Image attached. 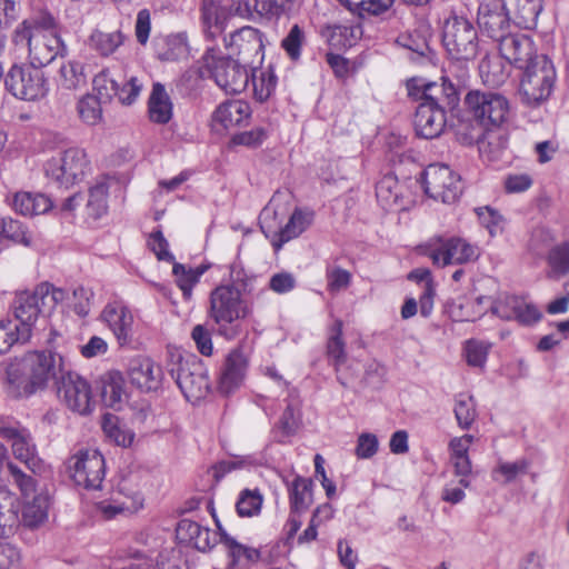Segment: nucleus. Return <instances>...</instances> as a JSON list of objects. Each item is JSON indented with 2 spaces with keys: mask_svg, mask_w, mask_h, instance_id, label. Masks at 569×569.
I'll use <instances>...</instances> for the list:
<instances>
[{
  "mask_svg": "<svg viewBox=\"0 0 569 569\" xmlns=\"http://www.w3.org/2000/svg\"><path fill=\"white\" fill-rule=\"evenodd\" d=\"M102 429L107 437L118 446L129 447L133 442L134 435L130 430L122 429L116 422V417L106 415L102 421Z\"/></svg>",
  "mask_w": 569,
  "mask_h": 569,
  "instance_id": "3c124183",
  "label": "nucleus"
},
{
  "mask_svg": "<svg viewBox=\"0 0 569 569\" xmlns=\"http://www.w3.org/2000/svg\"><path fill=\"white\" fill-rule=\"evenodd\" d=\"M398 182L391 176L383 177L376 186V196L383 206H391L398 202Z\"/></svg>",
  "mask_w": 569,
  "mask_h": 569,
  "instance_id": "4d7b16f0",
  "label": "nucleus"
},
{
  "mask_svg": "<svg viewBox=\"0 0 569 569\" xmlns=\"http://www.w3.org/2000/svg\"><path fill=\"white\" fill-rule=\"evenodd\" d=\"M548 263L552 272L563 276L569 272V243H562L552 248L548 254Z\"/></svg>",
  "mask_w": 569,
  "mask_h": 569,
  "instance_id": "5fc2aeb1",
  "label": "nucleus"
},
{
  "mask_svg": "<svg viewBox=\"0 0 569 569\" xmlns=\"http://www.w3.org/2000/svg\"><path fill=\"white\" fill-rule=\"evenodd\" d=\"M0 569H22V556L12 545H0Z\"/></svg>",
  "mask_w": 569,
  "mask_h": 569,
  "instance_id": "774afa93",
  "label": "nucleus"
},
{
  "mask_svg": "<svg viewBox=\"0 0 569 569\" xmlns=\"http://www.w3.org/2000/svg\"><path fill=\"white\" fill-rule=\"evenodd\" d=\"M299 427V409L292 403H288L279 421L272 429L274 440L283 443L287 438L293 436Z\"/></svg>",
  "mask_w": 569,
  "mask_h": 569,
  "instance_id": "37998d69",
  "label": "nucleus"
},
{
  "mask_svg": "<svg viewBox=\"0 0 569 569\" xmlns=\"http://www.w3.org/2000/svg\"><path fill=\"white\" fill-rule=\"evenodd\" d=\"M310 479L297 477L289 489L291 513H300L309 508L312 502Z\"/></svg>",
  "mask_w": 569,
  "mask_h": 569,
  "instance_id": "a19ab883",
  "label": "nucleus"
},
{
  "mask_svg": "<svg viewBox=\"0 0 569 569\" xmlns=\"http://www.w3.org/2000/svg\"><path fill=\"white\" fill-rule=\"evenodd\" d=\"M138 79L131 78L129 81L120 83L111 77L109 70H102L94 76L92 83L97 97L104 103L113 99L122 104H131L139 96L140 88L137 84Z\"/></svg>",
  "mask_w": 569,
  "mask_h": 569,
  "instance_id": "a211bd4d",
  "label": "nucleus"
},
{
  "mask_svg": "<svg viewBox=\"0 0 569 569\" xmlns=\"http://www.w3.org/2000/svg\"><path fill=\"white\" fill-rule=\"evenodd\" d=\"M306 42L305 31L299 24H293L288 34L281 41V48L286 51L292 61H297L301 56V48Z\"/></svg>",
  "mask_w": 569,
  "mask_h": 569,
  "instance_id": "8fccbe9b",
  "label": "nucleus"
},
{
  "mask_svg": "<svg viewBox=\"0 0 569 569\" xmlns=\"http://www.w3.org/2000/svg\"><path fill=\"white\" fill-rule=\"evenodd\" d=\"M111 179L102 177L89 189L87 211L93 219H100L108 210V190Z\"/></svg>",
  "mask_w": 569,
  "mask_h": 569,
  "instance_id": "58836bf2",
  "label": "nucleus"
},
{
  "mask_svg": "<svg viewBox=\"0 0 569 569\" xmlns=\"http://www.w3.org/2000/svg\"><path fill=\"white\" fill-rule=\"evenodd\" d=\"M489 346L477 340H469L466 345V359L469 366L483 367L488 356Z\"/></svg>",
  "mask_w": 569,
  "mask_h": 569,
  "instance_id": "338daca9",
  "label": "nucleus"
},
{
  "mask_svg": "<svg viewBox=\"0 0 569 569\" xmlns=\"http://www.w3.org/2000/svg\"><path fill=\"white\" fill-rule=\"evenodd\" d=\"M40 30V28H34L30 21L24 20L16 28L12 40L16 46L27 48L30 52L34 37Z\"/></svg>",
  "mask_w": 569,
  "mask_h": 569,
  "instance_id": "e2e57ef3",
  "label": "nucleus"
},
{
  "mask_svg": "<svg viewBox=\"0 0 569 569\" xmlns=\"http://www.w3.org/2000/svg\"><path fill=\"white\" fill-rule=\"evenodd\" d=\"M312 212L296 209L287 224L279 232L280 248L283 243L299 237L312 222Z\"/></svg>",
  "mask_w": 569,
  "mask_h": 569,
  "instance_id": "79ce46f5",
  "label": "nucleus"
},
{
  "mask_svg": "<svg viewBox=\"0 0 569 569\" xmlns=\"http://www.w3.org/2000/svg\"><path fill=\"white\" fill-rule=\"evenodd\" d=\"M101 398L104 406L121 410L128 401V393L124 390V380L120 372H109L102 380Z\"/></svg>",
  "mask_w": 569,
  "mask_h": 569,
  "instance_id": "473e14b6",
  "label": "nucleus"
},
{
  "mask_svg": "<svg viewBox=\"0 0 569 569\" xmlns=\"http://www.w3.org/2000/svg\"><path fill=\"white\" fill-rule=\"evenodd\" d=\"M148 246L160 261L172 263V273L174 281L182 291L184 300H190L192 289L199 282L201 276L207 271V267L199 266L197 268L174 261V256L169 251V243L160 230L152 232L149 237Z\"/></svg>",
  "mask_w": 569,
  "mask_h": 569,
  "instance_id": "f8f14e48",
  "label": "nucleus"
},
{
  "mask_svg": "<svg viewBox=\"0 0 569 569\" xmlns=\"http://www.w3.org/2000/svg\"><path fill=\"white\" fill-rule=\"evenodd\" d=\"M252 82L254 87V94L260 101L267 100L277 86V77L271 69L261 71L260 77L256 78L252 76Z\"/></svg>",
  "mask_w": 569,
  "mask_h": 569,
  "instance_id": "6e6d98bb",
  "label": "nucleus"
},
{
  "mask_svg": "<svg viewBox=\"0 0 569 569\" xmlns=\"http://www.w3.org/2000/svg\"><path fill=\"white\" fill-rule=\"evenodd\" d=\"M58 396L66 406L79 415H88L93 409L91 388L86 379L72 371H66L57 382Z\"/></svg>",
  "mask_w": 569,
  "mask_h": 569,
  "instance_id": "2eb2a0df",
  "label": "nucleus"
},
{
  "mask_svg": "<svg viewBox=\"0 0 569 569\" xmlns=\"http://www.w3.org/2000/svg\"><path fill=\"white\" fill-rule=\"evenodd\" d=\"M511 14L503 9V6L491 7L489 3H481L478 9V26L488 37L500 41L508 33Z\"/></svg>",
  "mask_w": 569,
  "mask_h": 569,
  "instance_id": "5701e85b",
  "label": "nucleus"
},
{
  "mask_svg": "<svg viewBox=\"0 0 569 569\" xmlns=\"http://www.w3.org/2000/svg\"><path fill=\"white\" fill-rule=\"evenodd\" d=\"M542 0H505L503 9L513 22L523 29H533L542 11Z\"/></svg>",
  "mask_w": 569,
  "mask_h": 569,
  "instance_id": "a878e982",
  "label": "nucleus"
},
{
  "mask_svg": "<svg viewBox=\"0 0 569 569\" xmlns=\"http://www.w3.org/2000/svg\"><path fill=\"white\" fill-rule=\"evenodd\" d=\"M204 66L217 86L227 94L241 93L250 81L247 66L231 57L218 56L214 48L207 49Z\"/></svg>",
  "mask_w": 569,
  "mask_h": 569,
  "instance_id": "0eeeda50",
  "label": "nucleus"
},
{
  "mask_svg": "<svg viewBox=\"0 0 569 569\" xmlns=\"http://www.w3.org/2000/svg\"><path fill=\"white\" fill-rule=\"evenodd\" d=\"M8 470L13 479V482L18 486L23 497V500L30 498L36 492H39L36 489L34 480L31 476L26 475L19 467H17L12 462H8Z\"/></svg>",
  "mask_w": 569,
  "mask_h": 569,
  "instance_id": "052dcab7",
  "label": "nucleus"
},
{
  "mask_svg": "<svg viewBox=\"0 0 569 569\" xmlns=\"http://www.w3.org/2000/svg\"><path fill=\"white\" fill-rule=\"evenodd\" d=\"M481 226H483L491 237L497 236L503 229L502 216L490 207L478 208L476 210Z\"/></svg>",
  "mask_w": 569,
  "mask_h": 569,
  "instance_id": "13d9d810",
  "label": "nucleus"
},
{
  "mask_svg": "<svg viewBox=\"0 0 569 569\" xmlns=\"http://www.w3.org/2000/svg\"><path fill=\"white\" fill-rule=\"evenodd\" d=\"M163 370L160 365L152 360L147 361V371L144 372V392H156L162 390Z\"/></svg>",
  "mask_w": 569,
  "mask_h": 569,
  "instance_id": "680f3d73",
  "label": "nucleus"
},
{
  "mask_svg": "<svg viewBox=\"0 0 569 569\" xmlns=\"http://www.w3.org/2000/svg\"><path fill=\"white\" fill-rule=\"evenodd\" d=\"M20 523L16 498L6 490H0V538L13 533Z\"/></svg>",
  "mask_w": 569,
  "mask_h": 569,
  "instance_id": "4c0bfd02",
  "label": "nucleus"
},
{
  "mask_svg": "<svg viewBox=\"0 0 569 569\" xmlns=\"http://www.w3.org/2000/svg\"><path fill=\"white\" fill-rule=\"evenodd\" d=\"M221 543L226 548L231 567L257 562L260 559L261 553L258 549L238 542L227 532H222Z\"/></svg>",
  "mask_w": 569,
  "mask_h": 569,
  "instance_id": "c9c22d12",
  "label": "nucleus"
},
{
  "mask_svg": "<svg viewBox=\"0 0 569 569\" xmlns=\"http://www.w3.org/2000/svg\"><path fill=\"white\" fill-rule=\"evenodd\" d=\"M467 111L481 126L506 124L510 112L507 98L493 91L473 90L465 97Z\"/></svg>",
  "mask_w": 569,
  "mask_h": 569,
  "instance_id": "9d476101",
  "label": "nucleus"
},
{
  "mask_svg": "<svg viewBox=\"0 0 569 569\" xmlns=\"http://www.w3.org/2000/svg\"><path fill=\"white\" fill-rule=\"evenodd\" d=\"M360 34L361 30L359 27H348L341 24H328L321 30V36L326 39L329 46L335 49H342L353 46Z\"/></svg>",
  "mask_w": 569,
  "mask_h": 569,
  "instance_id": "e433bc0d",
  "label": "nucleus"
},
{
  "mask_svg": "<svg viewBox=\"0 0 569 569\" xmlns=\"http://www.w3.org/2000/svg\"><path fill=\"white\" fill-rule=\"evenodd\" d=\"M421 183L426 194L443 203L455 202L462 193L460 176L441 163L429 164L421 172Z\"/></svg>",
  "mask_w": 569,
  "mask_h": 569,
  "instance_id": "ddd939ff",
  "label": "nucleus"
},
{
  "mask_svg": "<svg viewBox=\"0 0 569 569\" xmlns=\"http://www.w3.org/2000/svg\"><path fill=\"white\" fill-rule=\"evenodd\" d=\"M248 360L242 351L234 349L226 358L219 379V390L229 395L238 389L246 377Z\"/></svg>",
  "mask_w": 569,
  "mask_h": 569,
  "instance_id": "b1692460",
  "label": "nucleus"
},
{
  "mask_svg": "<svg viewBox=\"0 0 569 569\" xmlns=\"http://www.w3.org/2000/svg\"><path fill=\"white\" fill-rule=\"evenodd\" d=\"M148 117L151 122L157 124H167L173 117V102L160 82L152 84L148 99Z\"/></svg>",
  "mask_w": 569,
  "mask_h": 569,
  "instance_id": "393cba45",
  "label": "nucleus"
},
{
  "mask_svg": "<svg viewBox=\"0 0 569 569\" xmlns=\"http://www.w3.org/2000/svg\"><path fill=\"white\" fill-rule=\"evenodd\" d=\"M420 249L421 253L431 259L437 267L463 264L475 261L479 257L477 246L457 237H435L421 246Z\"/></svg>",
  "mask_w": 569,
  "mask_h": 569,
  "instance_id": "1a4fd4ad",
  "label": "nucleus"
},
{
  "mask_svg": "<svg viewBox=\"0 0 569 569\" xmlns=\"http://www.w3.org/2000/svg\"><path fill=\"white\" fill-rule=\"evenodd\" d=\"M7 90L17 99L37 101L49 91L48 79L37 66H12L4 78Z\"/></svg>",
  "mask_w": 569,
  "mask_h": 569,
  "instance_id": "9b49d317",
  "label": "nucleus"
},
{
  "mask_svg": "<svg viewBox=\"0 0 569 569\" xmlns=\"http://www.w3.org/2000/svg\"><path fill=\"white\" fill-rule=\"evenodd\" d=\"M442 43L452 59L472 60L479 49L477 29L466 17L452 13L443 22Z\"/></svg>",
  "mask_w": 569,
  "mask_h": 569,
  "instance_id": "423d86ee",
  "label": "nucleus"
},
{
  "mask_svg": "<svg viewBox=\"0 0 569 569\" xmlns=\"http://www.w3.org/2000/svg\"><path fill=\"white\" fill-rule=\"evenodd\" d=\"M409 96L412 98H426L429 101L441 103L447 100L448 104L453 103L457 100L456 88L452 83H448L446 80L441 84L436 82H423L418 84L411 82L408 84Z\"/></svg>",
  "mask_w": 569,
  "mask_h": 569,
  "instance_id": "c85d7f7f",
  "label": "nucleus"
},
{
  "mask_svg": "<svg viewBox=\"0 0 569 569\" xmlns=\"http://www.w3.org/2000/svg\"><path fill=\"white\" fill-rule=\"evenodd\" d=\"M492 310L501 319L516 320L522 326H532L542 318L535 303L518 296H505L496 302Z\"/></svg>",
  "mask_w": 569,
  "mask_h": 569,
  "instance_id": "6ab92c4d",
  "label": "nucleus"
},
{
  "mask_svg": "<svg viewBox=\"0 0 569 569\" xmlns=\"http://www.w3.org/2000/svg\"><path fill=\"white\" fill-rule=\"evenodd\" d=\"M124 34L119 30L113 32L94 30L89 37L88 44L101 57H109L122 44Z\"/></svg>",
  "mask_w": 569,
  "mask_h": 569,
  "instance_id": "ea45409f",
  "label": "nucleus"
},
{
  "mask_svg": "<svg viewBox=\"0 0 569 569\" xmlns=\"http://www.w3.org/2000/svg\"><path fill=\"white\" fill-rule=\"evenodd\" d=\"M70 476L77 486L90 490L101 488L106 475L103 456L94 449L79 451L68 461Z\"/></svg>",
  "mask_w": 569,
  "mask_h": 569,
  "instance_id": "4468645a",
  "label": "nucleus"
},
{
  "mask_svg": "<svg viewBox=\"0 0 569 569\" xmlns=\"http://www.w3.org/2000/svg\"><path fill=\"white\" fill-rule=\"evenodd\" d=\"M342 321L337 319L331 329L327 343V353L338 375V380L342 386H347L348 377L343 373V366L346 362L345 342L342 340Z\"/></svg>",
  "mask_w": 569,
  "mask_h": 569,
  "instance_id": "c756f323",
  "label": "nucleus"
},
{
  "mask_svg": "<svg viewBox=\"0 0 569 569\" xmlns=\"http://www.w3.org/2000/svg\"><path fill=\"white\" fill-rule=\"evenodd\" d=\"M262 505V496L258 490L246 489L240 493L237 501V512L241 517H252L257 515Z\"/></svg>",
  "mask_w": 569,
  "mask_h": 569,
  "instance_id": "603ef678",
  "label": "nucleus"
},
{
  "mask_svg": "<svg viewBox=\"0 0 569 569\" xmlns=\"http://www.w3.org/2000/svg\"><path fill=\"white\" fill-rule=\"evenodd\" d=\"M342 7L359 18L367 16H379L391 8L395 0H361L353 2L351 0H337Z\"/></svg>",
  "mask_w": 569,
  "mask_h": 569,
  "instance_id": "c03bdc74",
  "label": "nucleus"
},
{
  "mask_svg": "<svg viewBox=\"0 0 569 569\" xmlns=\"http://www.w3.org/2000/svg\"><path fill=\"white\" fill-rule=\"evenodd\" d=\"M163 51H158V58L164 61H178L188 58L190 50L187 42V34L179 32L163 39Z\"/></svg>",
  "mask_w": 569,
  "mask_h": 569,
  "instance_id": "a18cd8bd",
  "label": "nucleus"
},
{
  "mask_svg": "<svg viewBox=\"0 0 569 569\" xmlns=\"http://www.w3.org/2000/svg\"><path fill=\"white\" fill-rule=\"evenodd\" d=\"M88 73L86 66L77 60H68L59 68L56 83L59 89L77 91L87 86Z\"/></svg>",
  "mask_w": 569,
  "mask_h": 569,
  "instance_id": "2f4dec72",
  "label": "nucleus"
},
{
  "mask_svg": "<svg viewBox=\"0 0 569 569\" xmlns=\"http://www.w3.org/2000/svg\"><path fill=\"white\" fill-rule=\"evenodd\" d=\"M499 52L503 59L519 69L529 66L538 56L532 39L523 33H509L500 39Z\"/></svg>",
  "mask_w": 569,
  "mask_h": 569,
  "instance_id": "412c9836",
  "label": "nucleus"
},
{
  "mask_svg": "<svg viewBox=\"0 0 569 569\" xmlns=\"http://www.w3.org/2000/svg\"><path fill=\"white\" fill-rule=\"evenodd\" d=\"M101 103H103L97 96L87 94L78 102V112L83 122L94 126L100 122L102 118Z\"/></svg>",
  "mask_w": 569,
  "mask_h": 569,
  "instance_id": "de8ad7c7",
  "label": "nucleus"
},
{
  "mask_svg": "<svg viewBox=\"0 0 569 569\" xmlns=\"http://www.w3.org/2000/svg\"><path fill=\"white\" fill-rule=\"evenodd\" d=\"M89 169L87 153L80 148H69L44 163L47 178L66 189L82 181Z\"/></svg>",
  "mask_w": 569,
  "mask_h": 569,
  "instance_id": "6e6552de",
  "label": "nucleus"
},
{
  "mask_svg": "<svg viewBox=\"0 0 569 569\" xmlns=\"http://www.w3.org/2000/svg\"><path fill=\"white\" fill-rule=\"evenodd\" d=\"M201 19L203 27L227 23L224 12L214 1L211 0H203L201 7Z\"/></svg>",
  "mask_w": 569,
  "mask_h": 569,
  "instance_id": "69168bd1",
  "label": "nucleus"
},
{
  "mask_svg": "<svg viewBox=\"0 0 569 569\" xmlns=\"http://www.w3.org/2000/svg\"><path fill=\"white\" fill-rule=\"evenodd\" d=\"M327 289L332 292H339L347 289L351 283V273L339 267L328 266L326 269Z\"/></svg>",
  "mask_w": 569,
  "mask_h": 569,
  "instance_id": "864d4df0",
  "label": "nucleus"
},
{
  "mask_svg": "<svg viewBox=\"0 0 569 569\" xmlns=\"http://www.w3.org/2000/svg\"><path fill=\"white\" fill-rule=\"evenodd\" d=\"M167 367L187 400L197 401L208 393L207 370L197 356H183L179 349L169 347L167 349Z\"/></svg>",
  "mask_w": 569,
  "mask_h": 569,
  "instance_id": "7ed1b4c3",
  "label": "nucleus"
},
{
  "mask_svg": "<svg viewBox=\"0 0 569 569\" xmlns=\"http://www.w3.org/2000/svg\"><path fill=\"white\" fill-rule=\"evenodd\" d=\"M249 312L239 287L221 284L212 290L208 315L218 326L219 335L233 339L239 333L238 325L233 322L246 318Z\"/></svg>",
  "mask_w": 569,
  "mask_h": 569,
  "instance_id": "20e7f679",
  "label": "nucleus"
},
{
  "mask_svg": "<svg viewBox=\"0 0 569 569\" xmlns=\"http://www.w3.org/2000/svg\"><path fill=\"white\" fill-rule=\"evenodd\" d=\"M455 416L460 428L471 427L477 417L476 403L471 396L459 395L456 400Z\"/></svg>",
  "mask_w": 569,
  "mask_h": 569,
  "instance_id": "09e8293b",
  "label": "nucleus"
},
{
  "mask_svg": "<svg viewBox=\"0 0 569 569\" xmlns=\"http://www.w3.org/2000/svg\"><path fill=\"white\" fill-rule=\"evenodd\" d=\"M23 367L28 370V377L20 375L19 365L12 363L6 371L9 393L16 398L29 397L43 390L49 381L58 382L62 373H66L63 358L53 351L28 353L23 359Z\"/></svg>",
  "mask_w": 569,
  "mask_h": 569,
  "instance_id": "f257e3e1",
  "label": "nucleus"
},
{
  "mask_svg": "<svg viewBox=\"0 0 569 569\" xmlns=\"http://www.w3.org/2000/svg\"><path fill=\"white\" fill-rule=\"evenodd\" d=\"M44 22L46 27L38 31L29 52L31 63L40 69L51 63L57 57H63L67 53V46L53 28V19L49 17Z\"/></svg>",
  "mask_w": 569,
  "mask_h": 569,
  "instance_id": "f3484780",
  "label": "nucleus"
},
{
  "mask_svg": "<svg viewBox=\"0 0 569 569\" xmlns=\"http://www.w3.org/2000/svg\"><path fill=\"white\" fill-rule=\"evenodd\" d=\"M416 99L421 100L413 119L417 136L425 139L439 137L446 126V114L442 106L426 98Z\"/></svg>",
  "mask_w": 569,
  "mask_h": 569,
  "instance_id": "aec40b11",
  "label": "nucleus"
},
{
  "mask_svg": "<svg viewBox=\"0 0 569 569\" xmlns=\"http://www.w3.org/2000/svg\"><path fill=\"white\" fill-rule=\"evenodd\" d=\"M250 116V107L241 100L221 103L213 112L212 120L223 129L241 124Z\"/></svg>",
  "mask_w": 569,
  "mask_h": 569,
  "instance_id": "f704fd0d",
  "label": "nucleus"
},
{
  "mask_svg": "<svg viewBox=\"0 0 569 569\" xmlns=\"http://www.w3.org/2000/svg\"><path fill=\"white\" fill-rule=\"evenodd\" d=\"M64 298L66 292L62 289L54 288L48 282L37 286L32 292L18 293L12 310L13 320L22 328V336H32L37 322L44 321Z\"/></svg>",
  "mask_w": 569,
  "mask_h": 569,
  "instance_id": "f03ea898",
  "label": "nucleus"
},
{
  "mask_svg": "<svg viewBox=\"0 0 569 569\" xmlns=\"http://www.w3.org/2000/svg\"><path fill=\"white\" fill-rule=\"evenodd\" d=\"M522 70L519 89L522 101L531 107L539 106L552 92L557 77L553 63L547 56L540 54Z\"/></svg>",
  "mask_w": 569,
  "mask_h": 569,
  "instance_id": "39448f33",
  "label": "nucleus"
},
{
  "mask_svg": "<svg viewBox=\"0 0 569 569\" xmlns=\"http://www.w3.org/2000/svg\"><path fill=\"white\" fill-rule=\"evenodd\" d=\"M223 46L228 51V57L237 54L244 66L262 59V34L252 27H243L229 36H223Z\"/></svg>",
  "mask_w": 569,
  "mask_h": 569,
  "instance_id": "dca6fc26",
  "label": "nucleus"
},
{
  "mask_svg": "<svg viewBox=\"0 0 569 569\" xmlns=\"http://www.w3.org/2000/svg\"><path fill=\"white\" fill-rule=\"evenodd\" d=\"M191 338L197 350L204 357H209L213 352L211 331L203 325H197L191 331Z\"/></svg>",
  "mask_w": 569,
  "mask_h": 569,
  "instance_id": "0e129e2a",
  "label": "nucleus"
},
{
  "mask_svg": "<svg viewBox=\"0 0 569 569\" xmlns=\"http://www.w3.org/2000/svg\"><path fill=\"white\" fill-rule=\"evenodd\" d=\"M50 496L47 491L40 490L30 498L23 500L20 522L26 527L37 528L48 519Z\"/></svg>",
  "mask_w": 569,
  "mask_h": 569,
  "instance_id": "bb28decb",
  "label": "nucleus"
},
{
  "mask_svg": "<svg viewBox=\"0 0 569 569\" xmlns=\"http://www.w3.org/2000/svg\"><path fill=\"white\" fill-rule=\"evenodd\" d=\"M508 130L505 124L486 126L479 143V151L490 160H496L508 146Z\"/></svg>",
  "mask_w": 569,
  "mask_h": 569,
  "instance_id": "7c9ffc66",
  "label": "nucleus"
},
{
  "mask_svg": "<svg viewBox=\"0 0 569 569\" xmlns=\"http://www.w3.org/2000/svg\"><path fill=\"white\" fill-rule=\"evenodd\" d=\"M101 319L114 333L120 346L131 345L133 317L121 301L108 303L102 310Z\"/></svg>",
  "mask_w": 569,
  "mask_h": 569,
  "instance_id": "4be33fe9",
  "label": "nucleus"
},
{
  "mask_svg": "<svg viewBox=\"0 0 569 569\" xmlns=\"http://www.w3.org/2000/svg\"><path fill=\"white\" fill-rule=\"evenodd\" d=\"M485 126L479 122H461L456 129L457 140L465 146L480 143Z\"/></svg>",
  "mask_w": 569,
  "mask_h": 569,
  "instance_id": "bf43d9fd",
  "label": "nucleus"
},
{
  "mask_svg": "<svg viewBox=\"0 0 569 569\" xmlns=\"http://www.w3.org/2000/svg\"><path fill=\"white\" fill-rule=\"evenodd\" d=\"M7 440L11 441L14 457L24 462L29 468L36 466V445L30 432L26 428L12 427L7 430Z\"/></svg>",
  "mask_w": 569,
  "mask_h": 569,
  "instance_id": "72a5a7b5",
  "label": "nucleus"
},
{
  "mask_svg": "<svg viewBox=\"0 0 569 569\" xmlns=\"http://www.w3.org/2000/svg\"><path fill=\"white\" fill-rule=\"evenodd\" d=\"M31 336H22V328L12 320L0 321V353L7 352L16 343H26Z\"/></svg>",
  "mask_w": 569,
  "mask_h": 569,
  "instance_id": "49530a36",
  "label": "nucleus"
},
{
  "mask_svg": "<svg viewBox=\"0 0 569 569\" xmlns=\"http://www.w3.org/2000/svg\"><path fill=\"white\" fill-rule=\"evenodd\" d=\"M13 210L24 217L44 214L52 209V200L40 192L19 191L11 200Z\"/></svg>",
  "mask_w": 569,
  "mask_h": 569,
  "instance_id": "cd10ccee",
  "label": "nucleus"
}]
</instances>
